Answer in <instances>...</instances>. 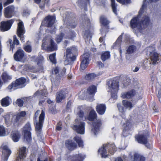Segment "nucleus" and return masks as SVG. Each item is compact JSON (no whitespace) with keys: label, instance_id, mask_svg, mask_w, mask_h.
Returning a JSON list of instances; mask_svg holds the SVG:
<instances>
[{"label":"nucleus","instance_id":"46","mask_svg":"<svg viewBox=\"0 0 161 161\" xmlns=\"http://www.w3.org/2000/svg\"><path fill=\"white\" fill-rule=\"evenodd\" d=\"M96 76V75L94 73H90L87 75L86 77V79L89 81L93 80Z\"/></svg>","mask_w":161,"mask_h":161},{"label":"nucleus","instance_id":"3","mask_svg":"<svg viewBox=\"0 0 161 161\" xmlns=\"http://www.w3.org/2000/svg\"><path fill=\"white\" fill-rule=\"evenodd\" d=\"M108 149V152L111 155H113L116 150V148L114 143H108L107 144L103 145V147L99 148L98 152L102 158H106L107 157L108 154H107L106 149Z\"/></svg>","mask_w":161,"mask_h":161},{"label":"nucleus","instance_id":"50","mask_svg":"<svg viewBox=\"0 0 161 161\" xmlns=\"http://www.w3.org/2000/svg\"><path fill=\"white\" fill-rule=\"evenodd\" d=\"M64 36V34L63 33H61L60 35H58L56 38V41L57 43H58L61 42Z\"/></svg>","mask_w":161,"mask_h":161},{"label":"nucleus","instance_id":"22","mask_svg":"<svg viewBox=\"0 0 161 161\" xmlns=\"http://www.w3.org/2000/svg\"><path fill=\"white\" fill-rule=\"evenodd\" d=\"M24 56V51L21 49H19L14 54V57L16 61H21Z\"/></svg>","mask_w":161,"mask_h":161},{"label":"nucleus","instance_id":"38","mask_svg":"<svg viewBox=\"0 0 161 161\" xmlns=\"http://www.w3.org/2000/svg\"><path fill=\"white\" fill-rule=\"evenodd\" d=\"M3 80L4 82H8L12 79V77L8 75L6 72H3L2 75Z\"/></svg>","mask_w":161,"mask_h":161},{"label":"nucleus","instance_id":"43","mask_svg":"<svg viewBox=\"0 0 161 161\" xmlns=\"http://www.w3.org/2000/svg\"><path fill=\"white\" fill-rule=\"evenodd\" d=\"M110 57V53L108 51H106L103 53L101 56L102 60L104 61Z\"/></svg>","mask_w":161,"mask_h":161},{"label":"nucleus","instance_id":"41","mask_svg":"<svg viewBox=\"0 0 161 161\" xmlns=\"http://www.w3.org/2000/svg\"><path fill=\"white\" fill-rule=\"evenodd\" d=\"M76 34L73 31H70L68 34L66 33L65 35V38L69 39H73L75 37Z\"/></svg>","mask_w":161,"mask_h":161},{"label":"nucleus","instance_id":"60","mask_svg":"<svg viewBox=\"0 0 161 161\" xmlns=\"http://www.w3.org/2000/svg\"><path fill=\"white\" fill-rule=\"evenodd\" d=\"M17 104L20 107H21L23 106V101L20 99H17Z\"/></svg>","mask_w":161,"mask_h":161},{"label":"nucleus","instance_id":"26","mask_svg":"<svg viewBox=\"0 0 161 161\" xmlns=\"http://www.w3.org/2000/svg\"><path fill=\"white\" fill-rule=\"evenodd\" d=\"M136 94L134 90H131L127 92L122 93L121 97L123 98H129L134 96Z\"/></svg>","mask_w":161,"mask_h":161},{"label":"nucleus","instance_id":"6","mask_svg":"<svg viewBox=\"0 0 161 161\" xmlns=\"http://www.w3.org/2000/svg\"><path fill=\"white\" fill-rule=\"evenodd\" d=\"M59 68L56 67L54 68L52 71V74L51 75V80L52 83V89L53 90L56 86H58L60 80V75L59 72Z\"/></svg>","mask_w":161,"mask_h":161},{"label":"nucleus","instance_id":"8","mask_svg":"<svg viewBox=\"0 0 161 161\" xmlns=\"http://www.w3.org/2000/svg\"><path fill=\"white\" fill-rule=\"evenodd\" d=\"M147 131H144L142 134H139L135 136L136 140L139 143L145 144L148 148L150 147V144L148 143L147 140V137L148 135Z\"/></svg>","mask_w":161,"mask_h":161},{"label":"nucleus","instance_id":"37","mask_svg":"<svg viewBox=\"0 0 161 161\" xmlns=\"http://www.w3.org/2000/svg\"><path fill=\"white\" fill-rule=\"evenodd\" d=\"M97 115L95 111L94 110H91L89 114L87 119L90 121H94L96 119Z\"/></svg>","mask_w":161,"mask_h":161},{"label":"nucleus","instance_id":"55","mask_svg":"<svg viewBox=\"0 0 161 161\" xmlns=\"http://www.w3.org/2000/svg\"><path fill=\"white\" fill-rule=\"evenodd\" d=\"M117 1L122 4L129 3H130V0H116Z\"/></svg>","mask_w":161,"mask_h":161},{"label":"nucleus","instance_id":"12","mask_svg":"<svg viewBox=\"0 0 161 161\" xmlns=\"http://www.w3.org/2000/svg\"><path fill=\"white\" fill-rule=\"evenodd\" d=\"M55 20V17L54 16L48 15L44 19L46 21L47 25L48 27H51L50 32L51 33H54L56 30L55 26H53Z\"/></svg>","mask_w":161,"mask_h":161},{"label":"nucleus","instance_id":"15","mask_svg":"<svg viewBox=\"0 0 161 161\" xmlns=\"http://www.w3.org/2000/svg\"><path fill=\"white\" fill-rule=\"evenodd\" d=\"M3 149V156L2 160L3 161H7L8 157L11 153V151L8 147L7 143H3L2 145Z\"/></svg>","mask_w":161,"mask_h":161},{"label":"nucleus","instance_id":"16","mask_svg":"<svg viewBox=\"0 0 161 161\" xmlns=\"http://www.w3.org/2000/svg\"><path fill=\"white\" fill-rule=\"evenodd\" d=\"M14 21L13 19H11L1 23L0 30L2 31H5L9 30Z\"/></svg>","mask_w":161,"mask_h":161},{"label":"nucleus","instance_id":"24","mask_svg":"<svg viewBox=\"0 0 161 161\" xmlns=\"http://www.w3.org/2000/svg\"><path fill=\"white\" fill-rule=\"evenodd\" d=\"M26 82V79L24 77H21L16 80L14 83V86L17 88H21L25 86V83Z\"/></svg>","mask_w":161,"mask_h":161},{"label":"nucleus","instance_id":"18","mask_svg":"<svg viewBox=\"0 0 161 161\" xmlns=\"http://www.w3.org/2000/svg\"><path fill=\"white\" fill-rule=\"evenodd\" d=\"M89 54L88 53H86L83 55L80 66L81 69L84 70L87 67L89 63Z\"/></svg>","mask_w":161,"mask_h":161},{"label":"nucleus","instance_id":"30","mask_svg":"<svg viewBox=\"0 0 161 161\" xmlns=\"http://www.w3.org/2000/svg\"><path fill=\"white\" fill-rule=\"evenodd\" d=\"M12 139L14 142H17L19 141L20 135L19 131H13L11 134Z\"/></svg>","mask_w":161,"mask_h":161},{"label":"nucleus","instance_id":"33","mask_svg":"<svg viewBox=\"0 0 161 161\" xmlns=\"http://www.w3.org/2000/svg\"><path fill=\"white\" fill-rule=\"evenodd\" d=\"M123 35V34L121 35L118 38L115 43L113 44L112 46L113 48L116 49L118 48H119L120 47L121 42L122 38Z\"/></svg>","mask_w":161,"mask_h":161},{"label":"nucleus","instance_id":"11","mask_svg":"<svg viewBox=\"0 0 161 161\" xmlns=\"http://www.w3.org/2000/svg\"><path fill=\"white\" fill-rule=\"evenodd\" d=\"M75 122L77 125H74L73 127V129L76 130V132L80 134H84L85 133V123L81 120L78 119H75Z\"/></svg>","mask_w":161,"mask_h":161},{"label":"nucleus","instance_id":"9","mask_svg":"<svg viewBox=\"0 0 161 161\" xmlns=\"http://www.w3.org/2000/svg\"><path fill=\"white\" fill-rule=\"evenodd\" d=\"M97 87L94 85L90 86L87 89V92L84 97L87 98L89 100L92 102L94 100V96L97 92Z\"/></svg>","mask_w":161,"mask_h":161},{"label":"nucleus","instance_id":"62","mask_svg":"<svg viewBox=\"0 0 161 161\" xmlns=\"http://www.w3.org/2000/svg\"><path fill=\"white\" fill-rule=\"evenodd\" d=\"M14 0H7V1L4 3L3 5L4 7H5L7 5L12 3L14 2Z\"/></svg>","mask_w":161,"mask_h":161},{"label":"nucleus","instance_id":"40","mask_svg":"<svg viewBox=\"0 0 161 161\" xmlns=\"http://www.w3.org/2000/svg\"><path fill=\"white\" fill-rule=\"evenodd\" d=\"M8 134V133L6 131L5 127L3 125H0V137L5 136Z\"/></svg>","mask_w":161,"mask_h":161},{"label":"nucleus","instance_id":"14","mask_svg":"<svg viewBox=\"0 0 161 161\" xmlns=\"http://www.w3.org/2000/svg\"><path fill=\"white\" fill-rule=\"evenodd\" d=\"M26 113L25 111H22L17 114L15 117H13L11 122L15 126H18L21 124L23 119V117L25 116Z\"/></svg>","mask_w":161,"mask_h":161},{"label":"nucleus","instance_id":"25","mask_svg":"<svg viewBox=\"0 0 161 161\" xmlns=\"http://www.w3.org/2000/svg\"><path fill=\"white\" fill-rule=\"evenodd\" d=\"M65 146L69 150H73L77 147V144L73 141L70 140H67L65 142Z\"/></svg>","mask_w":161,"mask_h":161},{"label":"nucleus","instance_id":"28","mask_svg":"<svg viewBox=\"0 0 161 161\" xmlns=\"http://www.w3.org/2000/svg\"><path fill=\"white\" fill-rule=\"evenodd\" d=\"M65 97L64 92L63 90H61L57 93L56 99V102L58 103L61 102Z\"/></svg>","mask_w":161,"mask_h":161},{"label":"nucleus","instance_id":"52","mask_svg":"<svg viewBox=\"0 0 161 161\" xmlns=\"http://www.w3.org/2000/svg\"><path fill=\"white\" fill-rule=\"evenodd\" d=\"M156 88L158 90V98H160L161 97V86L159 85L158 83L156 84Z\"/></svg>","mask_w":161,"mask_h":161},{"label":"nucleus","instance_id":"7","mask_svg":"<svg viewBox=\"0 0 161 161\" xmlns=\"http://www.w3.org/2000/svg\"><path fill=\"white\" fill-rule=\"evenodd\" d=\"M77 51V49L75 47H72L71 48H68L66 52V58L64 61L65 65H67L71 64L72 61L76 59V57L73 55L74 53Z\"/></svg>","mask_w":161,"mask_h":161},{"label":"nucleus","instance_id":"10","mask_svg":"<svg viewBox=\"0 0 161 161\" xmlns=\"http://www.w3.org/2000/svg\"><path fill=\"white\" fill-rule=\"evenodd\" d=\"M109 90L108 92L112 93H117L119 90V81L115 79H111L108 82Z\"/></svg>","mask_w":161,"mask_h":161},{"label":"nucleus","instance_id":"23","mask_svg":"<svg viewBox=\"0 0 161 161\" xmlns=\"http://www.w3.org/2000/svg\"><path fill=\"white\" fill-rule=\"evenodd\" d=\"M106 109L105 104H98L96 107L97 112L100 115H103L105 113Z\"/></svg>","mask_w":161,"mask_h":161},{"label":"nucleus","instance_id":"42","mask_svg":"<svg viewBox=\"0 0 161 161\" xmlns=\"http://www.w3.org/2000/svg\"><path fill=\"white\" fill-rule=\"evenodd\" d=\"M100 22L104 26H106L108 25L109 23V21L104 16H102L100 18Z\"/></svg>","mask_w":161,"mask_h":161},{"label":"nucleus","instance_id":"56","mask_svg":"<svg viewBox=\"0 0 161 161\" xmlns=\"http://www.w3.org/2000/svg\"><path fill=\"white\" fill-rule=\"evenodd\" d=\"M24 49L25 51L28 53H30L31 52L32 48L30 45H28L25 46Z\"/></svg>","mask_w":161,"mask_h":161},{"label":"nucleus","instance_id":"31","mask_svg":"<svg viewBox=\"0 0 161 161\" xmlns=\"http://www.w3.org/2000/svg\"><path fill=\"white\" fill-rule=\"evenodd\" d=\"M47 92L46 89H44L42 90L37 91L34 94V97H41L43 96H47Z\"/></svg>","mask_w":161,"mask_h":161},{"label":"nucleus","instance_id":"59","mask_svg":"<svg viewBox=\"0 0 161 161\" xmlns=\"http://www.w3.org/2000/svg\"><path fill=\"white\" fill-rule=\"evenodd\" d=\"M90 34L89 31L87 30L85 31L83 34V37L85 38H88L90 36Z\"/></svg>","mask_w":161,"mask_h":161},{"label":"nucleus","instance_id":"4","mask_svg":"<svg viewBox=\"0 0 161 161\" xmlns=\"http://www.w3.org/2000/svg\"><path fill=\"white\" fill-rule=\"evenodd\" d=\"M40 112V110H37L35 114L34 117V121L35 124V127L37 132H40L42 128L44 119L45 113L42 110L39 117V121L37 122V118Z\"/></svg>","mask_w":161,"mask_h":161},{"label":"nucleus","instance_id":"48","mask_svg":"<svg viewBox=\"0 0 161 161\" xmlns=\"http://www.w3.org/2000/svg\"><path fill=\"white\" fill-rule=\"evenodd\" d=\"M111 4L113 12L117 15V5L115 4L114 0H111Z\"/></svg>","mask_w":161,"mask_h":161},{"label":"nucleus","instance_id":"34","mask_svg":"<svg viewBox=\"0 0 161 161\" xmlns=\"http://www.w3.org/2000/svg\"><path fill=\"white\" fill-rule=\"evenodd\" d=\"M36 61L37 62V65L39 66H40V69H39L35 72L37 71L42 72L43 69V67L41 66V64H42L44 61V58L43 56H40L37 58L36 59Z\"/></svg>","mask_w":161,"mask_h":161},{"label":"nucleus","instance_id":"51","mask_svg":"<svg viewBox=\"0 0 161 161\" xmlns=\"http://www.w3.org/2000/svg\"><path fill=\"white\" fill-rule=\"evenodd\" d=\"M128 122H127L126 124H124L123 125V126L124 127V129L123 131V133L126 132V131L128 132H129V128L130 126V124H128Z\"/></svg>","mask_w":161,"mask_h":161},{"label":"nucleus","instance_id":"27","mask_svg":"<svg viewBox=\"0 0 161 161\" xmlns=\"http://www.w3.org/2000/svg\"><path fill=\"white\" fill-rule=\"evenodd\" d=\"M90 0H78L77 2L78 5L81 8H84L85 11H87L86 6L89 4Z\"/></svg>","mask_w":161,"mask_h":161},{"label":"nucleus","instance_id":"44","mask_svg":"<svg viewBox=\"0 0 161 161\" xmlns=\"http://www.w3.org/2000/svg\"><path fill=\"white\" fill-rule=\"evenodd\" d=\"M74 139L78 144L79 147H83V142L80 137L76 136L74 137Z\"/></svg>","mask_w":161,"mask_h":161},{"label":"nucleus","instance_id":"13","mask_svg":"<svg viewBox=\"0 0 161 161\" xmlns=\"http://www.w3.org/2000/svg\"><path fill=\"white\" fill-rule=\"evenodd\" d=\"M31 130V128L29 123H26L23 128V133L24 134L25 139L28 142H30L31 140V133L30 132Z\"/></svg>","mask_w":161,"mask_h":161},{"label":"nucleus","instance_id":"21","mask_svg":"<svg viewBox=\"0 0 161 161\" xmlns=\"http://www.w3.org/2000/svg\"><path fill=\"white\" fill-rule=\"evenodd\" d=\"M26 148L24 147L19 148L18 156L15 161H23L26 157Z\"/></svg>","mask_w":161,"mask_h":161},{"label":"nucleus","instance_id":"19","mask_svg":"<svg viewBox=\"0 0 161 161\" xmlns=\"http://www.w3.org/2000/svg\"><path fill=\"white\" fill-rule=\"evenodd\" d=\"M15 7L13 5L9 6L4 9V15L6 18H9L12 17L14 14Z\"/></svg>","mask_w":161,"mask_h":161},{"label":"nucleus","instance_id":"49","mask_svg":"<svg viewBox=\"0 0 161 161\" xmlns=\"http://www.w3.org/2000/svg\"><path fill=\"white\" fill-rule=\"evenodd\" d=\"M56 53H53L51 54L49 57V59L50 61L53 64H56V60L55 59Z\"/></svg>","mask_w":161,"mask_h":161},{"label":"nucleus","instance_id":"47","mask_svg":"<svg viewBox=\"0 0 161 161\" xmlns=\"http://www.w3.org/2000/svg\"><path fill=\"white\" fill-rule=\"evenodd\" d=\"M111 97L109 99V102L111 103H114L117 98V93H112Z\"/></svg>","mask_w":161,"mask_h":161},{"label":"nucleus","instance_id":"36","mask_svg":"<svg viewBox=\"0 0 161 161\" xmlns=\"http://www.w3.org/2000/svg\"><path fill=\"white\" fill-rule=\"evenodd\" d=\"M136 47L134 45H130L127 49L126 53L128 54H132L134 53L136 51Z\"/></svg>","mask_w":161,"mask_h":161},{"label":"nucleus","instance_id":"35","mask_svg":"<svg viewBox=\"0 0 161 161\" xmlns=\"http://www.w3.org/2000/svg\"><path fill=\"white\" fill-rule=\"evenodd\" d=\"M1 103L3 107H6L9 106L10 103V98L7 96L3 98L1 100Z\"/></svg>","mask_w":161,"mask_h":161},{"label":"nucleus","instance_id":"58","mask_svg":"<svg viewBox=\"0 0 161 161\" xmlns=\"http://www.w3.org/2000/svg\"><path fill=\"white\" fill-rule=\"evenodd\" d=\"M30 14V11L28 9L24 10L23 13V15L24 16H27Z\"/></svg>","mask_w":161,"mask_h":161},{"label":"nucleus","instance_id":"61","mask_svg":"<svg viewBox=\"0 0 161 161\" xmlns=\"http://www.w3.org/2000/svg\"><path fill=\"white\" fill-rule=\"evenodd\" d=\"M5 122L7 123H9L10 122V116L9 114H7L5 116Z\"/></svg>","mask_w":161,"mask_h":161},{"label":"nucleus","instance_id":"64","mask_svg":"<svg viewBox=\"0 0 161 161\" xmlns=\"http://www.w3.org/2000/svg\"><path fill=\"white\" fill-rule=\"evenodd\" d=\"M72 102L70 101H69L67 104L66 108L68 109L70 108L71 106Z\"/></svg>","mask_w":161,"mask_h":161},{"label":"nucleus","instance_id":"57","mask_svg":"<svg viewBox=\"0 0 161 161\" xmlns=\"http://www.w3.org/2000/svg\"><path fill=\"white\" fill-rule=\"evenodd\" d=\"M66 70V69L65 68H63L62 69H60L59 75H60V77L65 75Z\"/></svg>","mask_w":161,"mask_h":161},{"label":"nucleus","instance_id":"45","mask_svg":"<svg viewBox=\"0 0 161 161\" xmlns=\"http://www.w3.org/2000/svg\"><path fill=\"white\" fill-rule=\"evenodd\" d=\"M78 115L79 117L76 119H78L79 121L81 120V121H85L86 120V117L85 116L84 117V112L80 110L79 111Z\"/></svg>","mask_w":161,"mask_h":161},{"label":"nucleus","instance_id":"53","mask_svg":"<svg viewBox=\"0 0 161 161\" xmlns=\"http://www.w3.org/2000/svg\"><path fill=\"white\" fill-rule=\"evenodd\" d=\"M117 107L119 111L120 112L122 113H123L125 112V109L120 104H118L117 105Z\"/></svg>","mask_w":161,"mask_h":161},{"label":"nucleus","instance_id":"5","mask_svg":"<svg viewBox=\"0 0 161 161\" xmlns=\"http://www.w3.org/2000/svg\"><path fill=\"white\" fill-rule=\"evenodd\" d=\"M42 48L48 51H52L57 49V46L50 36L45 37L42 41Z\"/></svg>","mask_w":161,"mask_h":161},{"label":"nucleus","instance_id":"63","mask_svg":"<svg viewBox=\"0 0 161 161\" xmlns=\"http://www.w3.org/2000/svg\"><path fill=\"white\" fill-rule=\"evenodd\" d=\"M16 87H15V86H14V83H12L8 86V89L9 90H11L12 89H15Z\"/></svg>","mask_w":161,"mask_h":161},{"label":"nucleus","instance_id":"17","mask_svg":"<svg viewBox=\"0 0 161 161\" xmlns=\"http://www.w3.org/2000/svg\"><path fill=\"white\" fill-rule=\"evenodd\" d=\"M25 33V30L24 27V24L22 21H20L18 24L17 30V33L18 36L20 38L22 42H24V38L23 35Z\"/></svg>","mask_w":161,"mask_h":161},{"label":"nucleus","instance_id":"32","mask_svg":"<svg viewBox=\"0 0 161 161\" xmlns=\"http://www.w3.org/2000/svg\"><path fill=\"white\" fill-rule=\"evenodd\" d=\"M85 157V155L84 154H76L72 157L71 161H83Z\"/></svg>","mask_w":161,"mask_h":161},{"label":"nucleus","instance_id":"2","mask_svg":"<svg viewBox=\"0 0 161 161\" xmlns=\"http://www.w3.org/2000/svg\"><path fill=\"white\" fill-rule=\"evenodd\" d=\"M147 53L149 54V59L145 60L144 62L145 67L148 70L153 69L156 64L160 61V55L155 52V48L153 47H149L147 48Z\"/></svg>","mask_w":161,"mask_h":161},{"label":"nucleus","instance_id":"29","mask_svg":"<svg viewBox=\"0 0 161 161\" xmlns=\"http://www.w3.org/2000/svg\"><path fill=\"white\" fill-rule=\"evenodd\" d=\"M131 160L132 161H145L146 158L143 156L139 154L135 153L134 155V158L131 157Z\"/></svg>","mask_w":161,"mask_h":161},{"label":"nucleus","instance_id":"20","mask_svg":"<svg viewBox=\"0 0 161 161\" xmlns=\"http://www.w3.org/2000/svg\"><path fill=\"white\" fill-rule=\"evenodd\" d=\"M101 125V120L98 119L92 124V127L91 130V132L96 135L99 133L100 127Z\"/></svg>","mask_w":161,"mask_h":161},{"label":"nucleus","instance_id":"1","mask_svg":"<svg viewBox=\"0 0 161 161\" xmlns=\"http://www.w3.org/2000/svg\"><path fill=\"white\" fill-rule=\"evenodd\" d=\"M146 0H145L143 1L142 7L139 11V15L137 17L132 19L130 22L131 27L132 29L136 28L142 33H143L144 29L147 26L150 22V19L148 16H147L142 17L140 21L139 18L144 9Z\"/></svg>","mask_w":161,"mask_h":161},{"label":"nucleus","instance_id":"54","mask_svg":"<svg viewBox=\"0 0 161 161\" xmlns=\"http://www.w3.org/2000/svg\"><path fill=\"white\" fill-rule=\"evenodd\" d=\"M77 25V22L75 21H73V22H70L69 23V28H74Z\"/></svg>","mask_w":161,"mask_h":161},{"label":"nucleus","instance_id":"39","mask_svg":"<svg viewBox=\"0 0 161 161\" xmlns=\"http://www.w3.org/2000/svg\"><path fill=\"white\" fill-rule=\"evenodd\" d=\"M122 104L126 108L130 110L133 107L132 103L127 100H124L122 101Z\"/></svg>","mask_w":161,"mask_h":161}]
</instances>
